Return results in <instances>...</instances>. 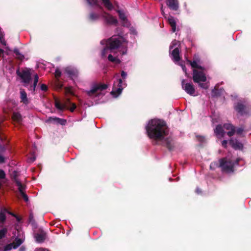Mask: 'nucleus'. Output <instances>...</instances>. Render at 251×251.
Here are the masks:
<instances>
[{"mask_svg":"<svg viewBox=\"0 0 251 251\" xmlns=\"http://www.w3.org/2000/svg\"><path fill=\"white\" fill-rule=\"evenodd\" d=\"M146 130L148 136L153 140L154 144L165 146L169 151L173 150L174 142L172 135L164 121L155 119L150 120L146 126Z\"/></svg>","mask_w":251,"mask_h":251,"instance_id":"1","label":"nucleus"},{"mask_svg":"<svg viewBox=\"0 0 251 251\" xmlns=\"http://www.w3.org/2000/svg\"><path fill=\"white\" fill-rule=\"evenodd\" d=\"M100 44L102 45H105L101 53L102 57H105L107 54H108L109 61L117 64H119L121 62L120 59L117 56H113L111 54L120 47L125 48V51H123V54H126L127 46L126 40L121 35H114L107 40H101Z\"/></svg>","mask_w":251,"mask_h":251,"instance_id":"2","label":"nucleus"},{"mask_svg":"<svg viewBox=\"0 0 251 251\" xmlns=\"http://www.w3.org/2000/svg\"><path fill=\"white\" fill-rule=\"evenodd\" d=\"M88 4L91 7L96 9L98 12H91L89 15V19L92 21H95L99 19L101 16L104 22L108 25H116L117 23V20L113 16L106 12L100 13V12L102 10L101 4H103L108 10H112L113 6L109 0H86Z\"/></svg>","mask_w":251,"mask_h":251,"instance_id":"3","label":"nucleus"},{"mask_svg":"<svg viewBox=\"0 0 251 251\" xmlns=\"http://www.w3.org/2000/svg\"><path fill=\"white\" fill-rule=\"evenodd\" d=\"M107 87L108 86L106 84L94 83L91 85L90 89L84 91L87 95L86 99L88 100H90L91 105H93L94 102L99 103V100L105 95V90Z\"/></svg>","mask_w":251,"mask_h":251,"instance_id":"4","label":"nucleus"},{"mask_svg":"<svg viewBox=\"0 0 251 251\" xmlns=\"http://www.w3.org/2000/svg\"><path fill=\"white\" fill-rule=\"evenodd\" d=\"M241 158L234 156H227L219 160V167L223 172L230 174L235 171V168L239 166Z\"/></svg>","mask_w":251,"mask_h":251,"instance_id":"5","label":"nucleus"},{"mask_svg":"<svg viewBox=\"0 0 251 251\" xmlns=\"http://www.w3.org/2000/svg\"><path fill=\"white\" fill-rule=\"evenodd\" d=\"M204 69L202 70L194 69L193 72V79L195 83H198L199 87L203 89H207L209 87L208 83H203L206 81L207 78Z\"/></svg>","mask_w":251,"mask_h":251,"instance_id":"6","label":"nucleus"},{"mask_svg":"<svg viewBox=\"0 0 251 251\" xmlns=\"http://www.w3.org/2000/svg\"><path fill=\"white\" fill-rule=\"evenodd\" d=\"M233 107L240 116H248L251 113L246 101L244 99H240L237 102H235Z\"/></svg>","mask_w":251,"mask_h":251,"instance_id":"7","label":"nucleus"},{"mask_svg":"<svg viewBox=\"0 0 251 251\" xmlns=\"http://www.w3.org/2000/svg\"><path fill=\"white\" fill-rule=\"evenodd\" d=\"M180 45L179 42L174 40L173 41L170 46V53L171 57L175 62H178L180 59L179 47Z\"/></svg>","mask_w":251,"mask_h":251,"instance_id":"8","label":"nucleus"},{"mask_svg":"<svg viewBox=\"0 0 251 251\" xmlns=\"http://www.w3.org/2000/svg\"><path fill=\"white\" fill-rule=\"evenodd\" d=\"M126 86L127 84L125 81H123L121 78L118 79L117 82L114 83L113 89L110 92L111 95L114 98H117Z\"/></svg>","mask_w":251,"mask_h":251,"instance_id":"9","label":"nucleus"},{"mask_svg":"<svg viewBox=\"0 0 251 251\" xmlns=\"http://www.w3.org/2000/svg\"><path fill=\"white\" fill-rule=\"evenodd\" d=\"M182 87L183 90L189 95L193 96H196L195 89L194 85L191 83H185L184 79L181 81Z\"/></svg>","mask_w":251,"mask_h":251,"instance_id":"10","label":"nucleus"},{"mask_svg":"<svg viewBox=\"0 0 251 251\" xmlns=\"http://www.w3.org/2000/svg\"><path fill=\"white\" fill-rule=\"evenodd\" d=\"M17 75L21 78L25 85L28 84L31 80V73L29 70H25L21 72H17Z\"/></svg>","mask_w":251,"mask_h":251,"instance_id":"11","label":"nucleus"},{"mask_svg":"<svg viewBox=\"0 0 251 251\" xmlns=\"http://www.w3.org/2000/svg\"><path fill=\"white\" fill-rule=\"evenodd\" d=\"M64 73L72 79L74 80L78 75V70L75 67H68L64 70Z\"/></svg>","mask_w":251,"mask_h":251,"instance_id":"12","label":"nucleus"},{"mask_svg":"<svg viewBox=\"0 0 251 251\" xmlns=\"http://www.w3.org/2000/svg\"><path fill=\"white\" fill-rule=\"evenodd\" d=\"M18 235L15 238L13 244L16 249L20 247L22 243L24 242L25 237L24 233L22 230H17Z\"/></svg>","mask_w":251,"mask_h":251,"instance_id":"13","label":"nucleus"},{"mask_svg":"<svg viewBox=\"0 0 251 251\" xmlns=\"http://www.w3.org/2000/svg\"><path fill=\"white\" fill-rule=\"evenodd\" d=\"M46 123L56 124L64 126L66 124L67 121L64 119H61L56 117H50L46 120Z\"/></svg>","mask_w":251,"mask_h":251,"instance_id":"14","label":"nucleus"},{"mask_svg":"<svg viewBox=\"0 0 251 251\" xmlns=\"http://www.w3.org/2000/svg\"><path fill=\"white\" fill-rule=\"evenodd\" d=\"M224 128L227 130H229L227 132L226 134L229 137H231L236 132V127L230 123H225L223 125Z\"/></svg>","mask_w":251,"mask_h":251,"instance_id":"15","label":"nucleus"},{"mask_svg":"<svg viewBox=\"0 0 251 251\" xmlns=\"http://www.w3.org/2000/svg\"><path fill=\"white\" fill-rule=\"evenodd\" d=\"M229 144L235 150H242L243 145L238 140L234 138H231L229 141Z\"/></svg>","mask_w":251,"mask_h":251,"instance_id":"16","label":"nucleus"},{"mask_svg":"<svg viewBox=\"0 0 251 251\" xmlns=\"http://www.w3.org/2000/svg\"><path fill=\"white\" fill-rule=\"evenodd\" d=\"M214 133L218 138L221 139L224 136L225 132L222 126L218 125L214 129Z\"/></svg>","mask_w":251,"mask_h":251,"instance_id":"17","label":"nucleus"},{"mask_svg":"<svg viewBox=\"0 0 251 251\" xmlns=\"http://www.w3.org/2000/svg\"><path fill=\"white\" fill-rule=\"evenodd\" d=\"M20 99L21 101L25 105H27L29 103V100L27 98V94L24 89H20Z\"/></svg>","mask_w":251,"mask_h":251,"instance_id":"18","label":"nucleus"},{"mask_svg":"<svg viewBox=\"0 0 251 251\" xmlns=\"http://www.w3.org/2000/svg\"><path fill=\"white\" fill-rule=\"evenodd\" d=\"M167 4L170 9L174 10H176L178 8V2L177 0H167Z\"/></svg>","mask_w":251,"mask_h":251,"instance_id":"19","label":"nucleus"},{"mask_svg":"<svg viewBox=\"0 0 251 251\" xmlns=\"http://www.w3.org/2000/svg\"><path fill=\"white\" fill-rule=\"evenodd\" d=\"M0 251H9L12 249H16L14 245L12 243H10L5 245H3V243H0Z\"/></svg>","mask_w":251,"mask_h":251,"instance_id":"20","label":"nucleus"},{"mask_svg":"<svg viewBox=\"0 0 251 251\" xmlns=\"http://www.w3.org/2000/svg\"><path fill=\"white\" fill-rule=\"evenodd\" d=\"M5 33L2 29L0 27V43L1 45L5 47V49L7 50H10L9 47L7 46L6 41L4 38Z\"/></svg>","mask_w":251,"mask_h":251,"instance_id":"21","label":"nucleus"},{"mask_svg":"<svg viewBox=\"0 0 251 251\" xmlns=\"http://www.w3.org/2000/svg\"><path fill=\"white\" fill-rule=\"evenodd\" d=\"M117 12L120 19L123 22V25L124 26H127L128 25V21L124 12L122 10H118Z\"/></svg>","mask_w":251,"mask_h":251,"instance_id":"22","label":"nucleus"},{"mask_svg":"<svg viewBox=\"0 0 251 251\" xmlns=\"http://www.w3.org/2000/svg\"><path fill=\"white\" fill-rule=\"evenodd\" d=\"M8 210L5 208L1 209L0 211V224H3L6 220V214Z\"/></svg>","mask_w":251,"mask_h":251,"instance_id":"23","label":"nucleus"},{"mask_svg":"<svg viewBox=\"0 0 251 251\" xmlns=\"http://www.w3.org/2000/svg\"><path fill=\"white\" fill-rule=\"evenodd\" d=\"M168 21L172 27V32H175L176 30V22L175 19L172 16H169L168 18Z\"/></svg>","mask_w":251,"mask_h":251,"instance_id":"24","label":"nucleus"},{"mask_svg":"<svg viewBox=\"0 0 251 251\" xmlns=\"http://www.w3.org/2000/svg\"><path fill=\"white\" fill-rule=\"evenodd\" d=\"M14 181L17 185V186H18V190H19V191L20 193V194H22V193H24V190L25 189V186L23 185L21 182H20L17 179V178L16 177V176H15L14 177Z\"/></svg>","mask_w":251,"mask_h":251,"instance_id":"25","label":"nucleus"},{"mask_svg":"<svg viewBox=\"0 0 251 251\" xmlns=\"http://www.w3.org/2000/svg\"><path fill=\"white\" fill-rule=\"evenodd\" d=\"M13 121L18 124H21L22 121V117L18 112H14L12 115Z\"/></svg>","mask_w":251,"mask_h":251,"instance_id":"26","label":"nucleus"},{"mask_svg":"<svg viewBox=\"0 0 251 251\" xmlns=\"http://www.w3.org/2000/svg\"><path fill=\"white\" fill-rule=\"evenodd\" d=\"M187 61L189 62L190 64L191 65V67L194 68V69L197 70H202V69H204L202 67H201L200 65V64L197 62V61H192L188 60Z\"/></svg>","mask_w":251,"mask_h":251,"instance_id":"27","label":"nucleus"},{"mask_svg":"<svg viewBox=\"0 0 251 251\" xmlns=\"http://www.w3.org/2000/svg\"><path fill=\"white\" fill-rule=\"evenodd\" d=\"M35 238L37 242L41 243L44 242L46 236L45 234L43 233H37L35 235Z\"/></svg>","mask_w":251,"mask_h":251,"instance_id":"28","label":"nucleus"},{"mask_svg":"<svg viewBox=\"0 0 251 251\" xmlns=\"http://www.w3.org/2000/svg\"><path fill=\"white\" fill-rule=\"evenodd\" d=\"M223 91L224 89L222 88H220V89H216V88H214L212 90L211 96L213 97L219 96L223 93Z\"/></svg>","mask_w":251,"mask_h":251,"instance_id":"29","label":"nucleus"},{"mask_svg":"<svg viewBox=\"0 0 251 251\" xmlns=\"http://www.w3.org/2000/svg\"><path fill=\"white\" fill-rule=\"evenodd\" d=\"M39 77L37 74L34 75V83L32 86L30 87V90L34 92L38 82Z\"/></svg>","mask_w":251,"mask_h":251,"instance_id":"30","label":"nucleus"},{"mask_svg":"<svg viewBox=\"0 0 251 251\" xmlns=\"http://www.w3.org/2000/svg\"><path fill=\"white\" fill-rule=\"evenodd\" d=\"M13 51L15 53L16 57L18 59L22 61L24 59V55L20 52L18 49H14Z\"/></svg>","mask_w":251,"mask_h":251,"instance_id":"31","label":"nucleus"},{"mask_svg":"<svg viewBox=\"0 0 251 251\" xmlns=\"http://www.w3.org/2000/svg\"><path fill=\"white\" fill-rule=\"evenodd\" d=\"M5 150L4 146H0V153L3 152ZM5 158L0 154V164L4 162Z\"/></svg>","mask_w":251,"mask_h":251,"instance_id":"32","label":"nucleus"},{"mask_svg":"<svg viewBox=\"0 0 251 251\" xmlns=\"http://www.w3.org/2000/svg\"><path fill=\"white\" fill-rule=\"evenodd\" d=\"M55 107L57 109H59L60 110H62L65 108V106L64 104H61L58 101H55Z\"/></svg>","mask_w":251,"mask_h":251,"instance_id":"33","label":"nucleus"},{"mask_svg":"<svg viewBox=\"0 0 251 251\" xmlns=\"http://www.w3.org/2000/svg\"><path fill=\"white\" fill-rule=\"evenodd\" d=\"M7 232V229L6 228H3L0 229V240L5 236Z\"/></svg>","mask_w":251,"mask_h":251,"instance_id":"34","label":"nucleus"},{"mask_svg":"<svg viewBox=\"0 0 251 251\" xmlns=\"http://www.w3.org/2000/svg\"><path fill=\"white\" fill-rule=\"evenodd\" d=\"M196 137L197 139L201 143H204L206 140L204 136L198 135Z\"/></svg>","mask_w":251,"mask_h":251,"instance_id":"35","label":"nucleus"},{"mask_svg":"<svg viewBox=\"0 0 251 251\" xmlns=\"http://www.w3.org/2000/svg\"><path fill=\"white\" fill-rule=\"evenodd\" d=\"M61 72L58 69H56L55 72V76L56 78H58L61 76Z\"/></svg>","mask_w":251,"mask_h":251,"instance_id":"36","label":"nucleus"},{"mask_svg":"<svg viewBox=\"0 0 251 251\" xmlns=\"http://www.w3.org/2000/svg\"><path fill=\"white\" fill-rule=\"evenodd\" d=\"M40 89L42 91H43L44 92H46L48 90V86L46 84H42L41 85Z\"/></svg>","mask_w":251,"mask_h":251,"instance_id":"37","label":"nucleus"},{"mask_svg":"<svg viewBox=\"0 0 251 251\" xmlns=\"http://www.w3.org/2000/svg\"><path fill=\"white\" fill-rule=\"evenodd\" d=\"M65 91H66V93H67L68 94H71L72 95H74V93L73 92L71 88H70V87L66 88H65Z\"/></svg>","mask_w":251,"mask_h":251,"instance_id":"38","label":"nucleus"},{"mask_svg":"<svg viewBox=\"0 0 251 251\" xmlns=\"http://www.w3.org/2000/svg\"><path fill=\"white\" fill-rule=\"evenodd\" d=\"M121 76H122V78L124 80H125L126 78L127 74L126 72H125L124 71H122L121 73Z\"/></svg>","mask_w":251,"mask_h":251,"instance_id":"39","label":"nucleus"},{"mask_svg":"<svg viewBox=\"0 0 251 251\" xmlns=\"http://www.w3.org/2000/svg\"><path fill=\"white\" fill-rule=\"evenodd\" d=\"M5 176V174L3 170L0 169V178L3 179Z\"/></svg>","mask_w":251,"mask_h":251,"instance_id":"40","label":"nucleus"},{"mask_svg":"<svg viewBox=\"0 0 251 251\" xmlns=\"http://www.w3.org/2000/svg\"><path fill=\"white\" fill-rule=\"evenodd\" d=\"M244 130V128L243 127H239L236 130V132L238 134H240L242 133Z\"/></svg>","mask_w":251,"mask_h":251,"instance_id":"41","label":"nucleus"},{"mask_svg":"<svg viewBox=\"0 0 251 251\" xmlns=\"http://www.w3.org/2000/svg\"><path fill=\"white\" fill-rule=\"evenodd\" d=\"M178 64L181 67L183 72H185V74H187V73H186V68L185 65L183 63H182L181 62H180Z\"/></svg>","mask_w":251,"mask_h":251,"instance_id":"42","label":"nucleus"},{"mask_svg":"<svg viewBox=\"0 0 251 251\" xmlns=\"http://www.w3.org/2000/svg\"><path fill=\"white\" fill-rule=\"evenodd\" d=\"M21 196L23 198L24 200L25 201H28V197L25 193H22V194H21Z\"/></svg>","mask_w":251,"mask_h":251,"instance_id":"43","label":"nucleus"},{"mask_svg":"<svg viewBox=\"0 0 251 251\" xmlns=\"http://www.w3.org/2000/svg\"><path fill=\"white\" fill-rule=\"evenodd\" d=\"M71 104L72 105V107H71L70 110L71 112H74L75 109L76 108V106L75 104L74 103H71Z\"/></svg>","mask_w":251,"mask_h":251,"instance_id":"44","label":"nucleus"},{"mask_svg":"<svg viewBox=\"0 0 251 251\" xmlns=\"http://www.w3.org/2000/svg\"><path fill=\"white\" fill-rule=\"evenodd\" d=\"M36 160V157L33 155L30 158H28V161L30 163L33 162Z\"/></svg>","mask_w":251,"mask_h":251,"instance_id":"45","label":"nucleus"},{"mask_svg":"<svg viewBox=\"0 0 251 251\" xmlns=\"http://www.w3.org/2000/svg\"><path fill=\"white\" fill-rule=\"evenodd\" d=\"M193 60L194 61H197V62H198L199 63H201V60H200V59L199 58V56L198 55H195L194 57V59H193Z\"/></svg>","mask_w":251,"mask_h":251,"instance_id":"46","label":"nucleus"},{"mask_svg":"<svg viewBox=\"0 0 251 251\" xmlns=\"http://www.w3.org/2000/svg\"><path fill=\"white\" fill-rule=\"evenodd\" d=\"M227 144V141L224 140L222 142V145L223 147L226 148Z\"/></svg>","mask_w":251,"mask_h":251,"instance_id":"47","label":"nucleus"},{"mask_svg":"<svg viewBox=\"0 0 251 251\" xmlns=\"http://www.w3.org/2000/svg\"><path fill=\"white\" fill-rule=\"evenodd\" d=\"M35 251H49L46 249L40 248V249H37Z\"/></svg>","mask_w":251,"mask_h":251,"instance_id":"48","label":"nucleus"},{"mask_svg":"<svg viewBox=\"0 0 251 251\" xmlns=\"http://www.w3.org/2000/svg\"><path fill=\"white\" fill-rule=\"evenodd\" d=\"M196 192V193L198 194H201V191L199 188H197Z\"/></svg>","mask_w":251,"mask_h":251,"instance_id":"49","label":"nucleus"},{"mask_svg":"<svg viewBox=\"0 0 251 251\" xmlns=\"http://www.w3.org/2000/svg\"><path fill=\"white\" fill-rule=\"evenodd\" d=\"M19 251H25V247L22 246L20 247V248L19 249Z\"/></svg>","mask_w":251,"mask_h":251,"instance_id":"50","label":"nucleus"},{"mask_svg":"<svg viewBox=\"0 0 251 251\" xmlns=\"http://www.w3.org/2000/svg\"><path fill=\"white\" fill-rule=\"evenodd\" d=\"M215 164L214 163H211L210 165V168L211 169H213L214 168V166H215Z\"/></svg>","mask_w":251,"mask_h":251,"instance_id":"51","label":"nucleus"},{"mask_svg":"<svg viewBox=\"0 0 251 251\" xmlns=\"http://www.w3.org/2000/svg\"><path fill=\"white\" fill-rule=\"evenodd\" d=\"M4 50L0 48V57L3 55Z\"/></svg>","mask_w":251,"mask_h":251,"instance_id":"52","label":"nucleus"},{"mask_svg":"<svg viewBox=\"0 0 251 251\" xmlns=\"http://www.w3.org/2000/svg\"><path fill=\"white\" fill-rule=\"evenodd\" d=\"M7 213H8V214H9L10 215H12V216H14V217H16V216H15L14 214H13L12 213L9 212L8 211V212H7Z\"/></svg>","mask_w":251,"mask_h":251,"instance_id":"53","label":"nucleus"},{"mask_svg":"<svg viewBox=\"0 0 251 251\" xmlns=\"http://www.w3.org/2000/svg\"><path fill=\"white\" fill-rule=\"evenodd\" d=\"M131 31H132V32H133V33H135V32L134 30H133V31L132 30H131Z\"/></svg>","mask_w":251,"mask_h":251,"instance_id":"54","label":"nucleus"},{"mask_svg":"<svg viewBox=\"0 0 251 251\" xmlns=\"http://www.w3.org/2000/svg\"><path fill=\"white\" fill-rule=\"evenodd\" d=\"M169 180H170V181H172V178H169Z\"/></svg>","mask_w":251,"mask_h":251,"instance_id":"55","label":"nucleus"},{"mask_svg":"<svg viewBox=\"0 0 251 251\" xmlns=\"http://www.w3.org/2000/svg\"><path fill=\"white\" fill-rule=\"evenodd\" d=\"M161 11H162V12H163L162 8H161Z\"/></svg>","mask_w":251,"mask_h":251,"instance_id":"56","label":"nucleus"}]
</instances>
